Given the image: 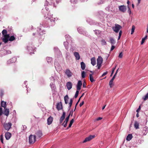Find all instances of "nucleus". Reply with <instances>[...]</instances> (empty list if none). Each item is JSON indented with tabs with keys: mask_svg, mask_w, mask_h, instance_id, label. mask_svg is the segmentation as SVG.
Instances as JSON below:
<instances>
[{
	"mask_svg": "<svg viewBox=\"0 0 148 148\" xmlns=\"http://www.w3.org/2000/svg\"><path fill=\"white\" fill-rule=\"evenodd\" d=\"M122 27L120 25L116 24L114 26L112 27V29L113 31L116 33H118L120 31V29H121Z\"/></svg>",
	"mask_w": 148,
	"mask_h": 148,
	"instance_id": "nucleus-1",
	"label": "nucleus"
},
{
	"mask_svg": "<svg viewBox=\"0 0 148 148\" xmlns=\"http://www.w3.org/2000/svg\"><path fill=\"white\" fill-rule=\"evenodd\" d=\"M97 60L98 69H99L101 66V65L103 62V58L101 56H99L97 59Z\"/></svg>",
	"mask_w": 148,
	"mask_h": 148,
	"instance_id": "nucleus-2",
	"label": "nucleus"
},
{
	"mask_svg": "<svg viewBox=\"0 0 148 148\" xmlns=\"http://www.w3.org/2000/svg\"><path fill=\"white\" fill-rule=\"evenodd\" d=\"M29 143L30 144H32L35 143L36 140V136L30 135L29 137Z\"/></svg>",
	"mask_w": 148,
	"mask_h": 148,
	"instance_id": "nucleus-3",
	"label": "nucleus"
},
{
	"mask_svg": "<svg viewBox=\"0 0 148 148\" xmlns=\"http://www.w3.org/2000/svg\"><path fill=\"white\" fill-rule=\"evenodd\" d=\"M12 124L10 122L5 123L3 125V127L5 130L8 131L11 128Z\"/></svg>",
	"mask_w": 148,
	"mask_h": 148,
	"instance_id": "nucleus-4",
	"label": "nucleus"
},
{
	"mask_svg": "<svg viewBox=\"0 0 148 148\" xmlns=\"http://www.w3.org/2000/svg\"><path fill=\"white\" fill-rule=\"evenodd\" d=\"M118 8L119 10L123 13L125 12L127 10L126 6L123 5L119 6Z\"/></svg>",
	"mask_w": 148,
	"mask_h": 148,
	"instance_id": "nucleus-5",
	"label": "nucleus"
},
{
	"mask_svg": "<svg viewBox=\"0 0 148 148\" xmlns=\"http://www.w3.org/2000/svg\"><path fill=\"white\" fill-rule=\"evenodd\" d=\"M95 137V135H90L89 136L86 138L85 140L83 141V143H85L86 142L90 141L91 140L94 138Z\"/></svg>",
	"mask_w": 148,
	"mask_h": 148,
	"instance_id": "nucleus-6",
	"label": "nucleus"
},
{
	"mask_svg": "<svg viewBox=\"0 0 148 148\" xmlns=\"http://www.w3.org/2000/svg\"><path fill=\"white\" fill-rule=\"evenodd\" d=\"M3 38L2 39V40L3 42L5 43H6L9 40V38L10 37V35L8 34L7 35H5L3 36Z\"/></svg>",
	"mask_w": 148,
	"mask_h": 148,
	"instance_id": "nucleus-7",
	"label": "nucleus"
},
{
	"mask_svg": "<svg viewBox=\"0 0 148 148\" xmlns=\"http://www.w3.org/2000/svg\"><path fill=\"white\" fill-rule=\"evenodd\" d=\"M142 132L143 135H146L148 132V128L146 126H144L143 127Z\"/></svg>",
	"mask_w": 148,
	"mask_h": 148,
	"instance_id": "nucleus-8",
	"label": "nucleus"
},
{
	"mask_svg": "<svg viewBox=\"0 0 148 148\" xmlns=\"http://www.w3.org/2000/svg\"><path fill=\"white\" fill-rule=\"evenodd\" d=\"M56 108L58 111L62 109V105L61 102H60L58 103H57Z\"/></svg>",
	"mask_w": 148,
	"mask_h": 148,
	"instance_id": "nucleus-9",
	"label": "nucleus"
},
{
	"mask_svg": "<svg viewBox=\"0 0 148 148\" xmlns=\"http://www.w3.org/2000/svg\"><path fill=\"white\" fill-rule=\"evenodd\" d=\"M12 136V134L10 132H7L5 134V137L7 140H9Z\"/></svg>",
	"mask_w": 148,
	"mask_h": 148,
	"instance_id": "nucleus-10",
	"label": "nucleus"
},
{
	"mask_svg": "<svg viewBox=\"0 0 148 148\" xmlns=\"http://www.w3.org/2000/svg\"><path fill=\"white\" fill-rule=\"evenodd\" d=\"M35 134L36 135L35 136H36L38 138H40L42 135V131L40 130L37 131V132Z\"/></svg>",
	"mask_w": 148,
	"mask_h": 148,
	"instance_id": "nucleus-11",
	"label": "nucleus"
},
{
	"mask_svg": "<svg viewBox=\"0 0 148 148\" xmlns=\"http://www.w3.org/2000/svg\"><path fill=\"white\" fill-rule=\"evenodd\" d=\"M65 73L68 77H70L72 76V73L69 69H66Z\"/></svg>",
	"mask_w": 148,
	"mask_h": 148,
	"instance_id": "nucleus-12",
	"label": "nucleus"
},
{
	"mask_svg": "<svg viewBox=\"0 0 148 148\" xmlns=\"http://www.w3.org/2000/svg\"><path fill=\"white\" fill-rule=\"evenodd\" d=\"M82 85V82L81 81L79 80L78 81L77 85V90H80L81 88V86Z\"/></svg>",
	"mask_w": 148,
	"mask_h": 148,
	"instance_id": "nucleus-13",
	"label": "nucleus"
},
{
	"mask_svg": "<svg viewBox=\"0 0 148 148\" xmlns=\"http://www.w3.org/2000/svg\"><path fill=\"white\" fill-rule=\"evenodd\" d=\"M69 121H60V124L63 125L64 127H66L67 126L68 122Z\"/></svg>",
	"mask_w": 148,
	"mask_h": 148,
	"instance_id": "nucleus-14",
	"label": "nucleus"
},
{
	"mask_svg": "<svg viewBox=\"0 0 148 148\" xmlns=\"http://www.w3.org/2000/svg\"><path fill=\"white\" fill-rule=\"evenodd\" d=\"M72 84L71 82H69L67 83L66 84V86L67 88L69 90L72 88Z\"/></svg>",
	"mask_w": 148,
	"mask_h": 148,
	"instance_id": "nucleus-15",
	"label": "nucleus"
},
{
	"mask_svg": "<svg viewBox=\"0 0 148 148\" xmlns=\"http://www.w3.org/2000/svg\"><path fill=\"white\" fill-rule=\"evenodd\" d=\"M9 113V109H7L6 108H4V111L3 112V114L5 115L8 116Z\"/></svg>",
	"mask_w": 148,
	"mask_h": 148,
	"instance_id": "nucleus-16",
	"label": "nucleus"
},
{
	"mask_svg": "<svg viewBox=\"0 0 148 148\" xmlns=\"http://www.w3.org/2000/svg\"><path fill=\"white\" fill-rule=\"evenodd\" d=\"M74 55L76 58L77 60H79L80 58V56L79 53L77 52H75L74 53Z\"/></svg>",
	"mask_w": 148,
	"mask_h": 148,
	"instance_id": "nucleus-17",
	"label": "nucleus"
},
{
	"mask_svg": "<svg viewBox=\"0 0 148 148\" xmlns=\"http://www.w3.org/2000/svg\"><path fill=\"white\" fill-rule=\"evenodd\" d=\"M91 64L93 66H94L96 64V62L95 58V57L92 58H91Z\"/></svg>",
	"mask_w": 148,
	"mask_h": 148,
	"instance_id": "nucleus-18",
	"label": "nucleus"
},
{
	"mask_svg": "<svg viewBox=\"0 0 148 148\" xmlns=\"http://www.w3.org/2000/svg\"><path fill=\"white\" fill-rule=\"evenodd\" d=\"M133 136L132 134H129L126 137V140L128 141H130L132 138Z\"/></svg>",
	"mask_w": 148,
	"mask_h": 148,
	"instance_id": "nucleus-19",
	"label": "nucleus"
},
{
	"mask_svg": "<svg viewBox=\"0 0 148 148\" xmlns=\"http://www.w3.org/2000/svg\"><path fill=\"white\" fill-rule=\"evenodd\" d=\"M1 106L3 107L4 108H5L6 106V102L2 101L1 102Z\"/></svg>",
	"mask_w": 148,
	"mask_h": 148,
	"instance_id": "nucleus-20",
	"label": "nucleus"
},
{
	"mask_svg": "<svg viewBox=\"0 0 148 148\" xmlns=\"http://www.w3.org/2000/svg\"><path fill=\"white\" fill-rule=\"evenodd\" d=\"M89 78L90 81L92 83L93 82L95 81V80L94 79L92 76V74H90L89 75Z\"/></svg>",
	"mask_w": 148,
	"mask_h": 148,
	"instance_id": "nucleus-21",
	"label": "nucleus"
},
{
	"mask_svg": "<svg viewBox=\"0 0 148 148\" xmlns=\"http://www.w3.org/2000/svg\"><path fill=\"white\" fill-rule=\"evenodd\" d=\"M69 98L68 95H67L64 97V100L65 103L66 104H67L68 103V100Z\"/></svg>",
	"mask_w": 148,
	"mask_h": 148,
	"instance_id": "nucleus-22",
	"label": "nucleus"
},
{
	"mask_svg": "<svg viewBox=\"0 0 148 148\" xmlns=\"http://www.w3.org/2000/svg\"><path fill=\"white\" fill-rule=\"evenodd\" d=\"M81 68L82 70H84L86 67V65L83 62H81Z\"/></svg>",
	"mask_w": 148,
	"mask_h": 148,
	"instance_id": "nucleus-23",
	"label": "nucleus"
},
{
	"mask_svg": "<svg viewBox=\"0 0 148 148\" xmlns=\"http://www.w3.org/2000/svg\"><path fill=\"white\" fill-rule=\"evenodd\" d=\"M110 42L112 45H113L115 44L116 43L115 41L112 38H110Z\"/></svg>",
	"mask_w": 148,
	"mask_h": 148,
	"instance_id": "nucleus-24",
	"label": "nucleus"
},
{
	"mask_svg": "<svg viewBox=\"0 0 148 148\" xmlns=\"http://www.w3.org/2000/svg\"><path fill=\"white\" fill-rule=\"evenodd\" d=\"M139 125V123H138L137 121H136L135 122L134 124V126L135 128L136 129H137L139 128V127H138Z\"/></svg>",
	"mask_w": 148,
	"mask_h": 148,
	"instance_id": "nucleus-25",
	"label": "nucleus"
},
{
	"mask_svg": "<svg viewBox=\"0 0 148 148\" xmlns=\"http://www.w3.org/2000/svg\"><path fill=\"white\" fill-rule=\"evenodd\" d=\"M147 36L146 35L144 38L142 39V41L141 42V45H143L145 42V40L147 38Z\"/></svg>",
	"mask_w": 148,
	"mask_h": 148,
	"instance_id": "nucleus-26",
	"label": "nucleus"
},
{
	"mask_svg": "<svg viewBox=\"0 0 148 148\" xmlns=\"http://www.w3.org/2000/svg\"><path fill=\"white\" fill-rule=\"evenodd\" d=\"M65 113L64 112L63 113V114L60 118V120H64L65 119Z\"/></svg>",
	"mask_w": 148,
	"mask_h": 148,
	"instance_id": "nucleus-27",
	"label": "nucleus"
},
{
	"mask_svg": "<svg viewBox=\"0 0 148 148\" xmlns=\"http://www.w3.org/2000/svg\"><path fill=\"white\" fill-rule=\"evenodd\" d=\"M15 38L14 36H12L9 37V40L10 41H13L15 40Z\"/></svg>",
	"mask_w": 148,
	"mask_h": 148,
	"instance_id": "nucleus-28",
	"label": "nucleus"
},
{
	"mask_svg": "<svg viewBox=\"0 0 148 148\" xmlns=\"http://www.w3.org/2000/svg\"><path fill=\"white\" fill-rule=\"evenodd\" d=\"M101 44L102 45H106V42L104 39H102L101 40Z\"/></svg>",
	"mask_w": 148,
	"mask_h": 148,
	"instance_id": "nucleus-29",
	"label": "nucleus"
},
{
	"mask_svg": "<svg viewBox=\"0 0 148 148\" xmlns=\"http://www.w3.org/2000/svg\"><path fill=\"white\" fill-rule=\"evenodd\" d=\"M47 16H46L45 19L46 20V21H48L49 20L51 17H52V16L51 15L49 16V13H48L47 14Z\"/></svg>",
	"mask_w": 148,
	"mask_h": 148,
	"instance_id": "nucleus-30",
	"label": "nucleus"
},
{
	"mask_svg": "<svg viewBox=\"0 0 148 148\" xmlns=\"http://www.w3.org/2000/svg\"><path fill=\"white\" fill-rule=\"evenodd\" d=\"M7 31L5 30L4 29L2 31V34H3V36H4L5 35H7L8 34H7Z\"/></svg>",
	"mask_w": 148,
	"mask_h": 148,
	"instance_id": "nucleus-31",
	"label": "nucleus"
},
{
	"mask_svg": "<svg viewBox=\"0 0 148 148\" xmlns=\"http://www.w3.org/2000/svg\"><path fill=\"white\" fill-rule=\"evenodd\" d=\"M135 29V27L134 25H133L132 27V29H131V34H132L134 31V30Z\"/></svg>",
	"mask_w": 148,
	"mask_h": 148,
	"instance_id": "nucleus-32",
	"label": "nucleus"
},
{
	"mask_svg": "<svg viewBox=\"0 0 148 148\" xmlns=\"http://www.w3.org/2000/svg\"><path fill=\"white\" fill-rule=\"evenodd\" d=\"M116 66H115L114 67H113L112 69V72L111 73L110 75V77H111L112 76L113 74L114 73V71L116 69Z\"/></svg>",
	"mask_w": 148,
	"mask_h": 148,
	"instance_id": "nucleus-33",
	"label": "nucleus"
},
{
	"mask_svg": "<svg viewBox=\"0 0 148 148\" xmlns=\"http://www.w3.org/2000/svg\"><path fill=\"white\" fill-rule=\"evenodd\" d=\"M82 77V78H84L86 76V73L84 71H83L81 73Z\"/></svg>",
	"mask_w": 148,
	"mask_h": 148,
	"instance_id": "nucleus-34",
	"label": "nucleus"
},
{
	"mask_svg": "<svg viewBox=\"0 0 148 148\" xmlns=\"http://www.w3.org/2000/svg\"><path fill=\"white\" fill-rule=\"evenodd\" d=\"M73 100L72 99H70V102L69 103V109H70L71 108V106L72 105V104L73 103Z\"/></svg>",
	"mask_w": 148,
	"mask_h": 148,
	"instance_id": "nucleus-35",
	"label": "nucleus"
},
{
	"mask_svg": "<svg viewBox=\"0 0 148 148\" xmlns=\"http://www.w3.org/2000/svg\"><path fill=\"white\" fill-rule=\"evenodd\" d=\"M148 99V92L146 94L144 97H143V99L144 101Z\"/></svg>",
	"mask_w": 148,
	"mask_h": 148,
	"instance_id": "nucleus-36",
	"label": "nucleus"
},
{
	"mask_svg": "<svg viewBox=\"0 0 148 148\" xmlns=\"http://www.w3.org/2000/svg\"><path fill=\"white\" fill-rule=\"evenodd\" d=\"M73 122L74 121H70L69 126L67 128V129H68L70 127H71Z\"/></svg>",
	"mask_w": 148,
	"mask_h": 148,
	"instance_id": "nucleus-37",
	"label": "nucleus"
},
{
	"mask_svg": "<svg viewBox=\"0 0 148 148\" xmlns=\"http://www.w3.org/2000/svg\"><path fill=\"white\" fill-rule=\"evenodd\" d=\"M73 122L74 121H70L69 126L67 128V129H68L70 127H71Z\"/></svg>",
	"mask_w": 148,
	"mask_h": 148,
	"instance_id": "nucleus-38",
	"label": "nucleus"
},
{
	"mask_svg": "<svg viewBox=\"0 0 148 148\" xmlns=\"http://www.w3.org/2000/svg\"><path fill=\"white\" fill-rule=\"evenodd\" d=\"M122 34V31L121 30H120V31H119V36L118 38V40H119L120 39L121 37V36Z\"/></svg>",
	"mask_w": 148,
	"mask_h": 148,
	"instance_id": "nucleus-39",
	"label": "nucleus"
},
{
	"mask_svg": "<svg viewBox=\"0 0 148 148\" xmlns=\"http://www.w3.org/2000/svg\"><path fill=\"white\" fill-rule=\"evenodd\" d=\"M79 90H77L76 91V93H75V98H76L77 97V96L78 95V94H79Z\"/></svg>",
	"mask_w": 148,
	"mask_h": 148,
	"instance_id": "nucleus-40",
	"label": "nucleus"
},
{
	"mask_svg": "<svg viewBox=\"0 0 148 148\" xmlns=\"http://www.w3.org/2000/svg\"><path fill=\"white\" fill-rule=\"evenodd\" d=\"M113 81L110 80L109 82V85L110 86V88H111L112 87V85L113 84Z\"/></svg>",
	"mask_w": 148,
	"mask_h": 148,
	"instance_id": "nucleus-41",
	"label": "nucleus"
},
{
	"mask_svg": "<svg viewBox=\"0 0 148 148\" xmlns=\"http://www.w3.org/2000/svg\"><path fill=\"white\" fill-rule=\"evenodd\" d=\"M4 91L3 90H0V95L1 97L3 96L4 95Z\"/></svg>",
	"mask_w": 148,
	"mask_h": 148,
	"instance_id": "nucleus-42",
	"label": "nucleus"
},
{
	"mask_svg": "<svg viewBox=\"0 0 148 148\" xmlns=\"http://www.w3.org/2000/svg\"><path fill=\"white\" fill-rule=\"evenodd\" d=\"M86 84L85 81H84L83 83V87L84 88H86Z\"/></svg>",
	"mask_w": 148,
	"mask_h": 148,
	"instance_id": "nucleus-43",
	"label": "nucleus"
},
{
	"mask_svg": "<svg viewBox=\"0 0 148 148\" xmlns=\"http://www.w3.org/2000/svg\"><path fill=\"white\" fill-rule=\"evenodd\" d=\"M127 7L128 8V12H129L130 15L131 13V11L130 8L129 6L128 5L127 6Z\"/></svg>",
	"mask_w": 148,
	"mask_h": 148,
	"instance_id": "nucleus-44",
	"label": "nucleus"
},
{
	"mask_svg": "<svg viewBox=\"0 0 148 148\" xmlns=\"http://www.w3.org/2000/svg\"><path fill=\"white\" fill-rule=\"evenodd\" d=\"M108 73V72L107 71L106 72H104V73H103V74L101 76V77H103L104 76H105V75H107Z\"/></svg>",
	"mask_w": 148,
	"mask_h": 148,
	"instance_id": "nucleus-45",
	"label": "nucleus"
},
{
	"mask_svg": "<svg viewBox=\"0 0 148 148\" xmlns=\"http://www.w3.org/2000/svg\"><path fill=\"white\" fill-rule=\"evenodd\" d=\"M3 109L2 108H0V116H1L3 113Z\"/></svg>",
	"mask_w": 148,
	"mask_h": 148,
	"instance_id": "nucleus-46",
	"label": "nucleus"
},
{
	"mask_svg": "<svg viewBox=\"0 0 148 148\" xmlns=\"http://www.w3.org/2000/svg\"><path fill=\"white\" fill-rule=\"evenodd\" d=\"M70 115H71V112H70V114H69V115L66 118V119L65 120H69Z\"/></svg>",
	"mask_w": 148,
	"mask_h": 148,
	"instance_id": "nucleus-47",
	"label": "nucleus"
},
{
	"mask_svg": "<svg viewBox=\"0 0 148 148\" xmlns=\"http://www.w3.org/2000/svg\"><path fill=\"white\" fill-rule=\"evenodd\" d=\"M123 56V54L122 52H121L119 55V57L120 58H122V57Z\"/></svg>",
	"mask_w": 148,
	"mask_h": 148,
	"instance_id": "nucleus-48",
	"label": "nucleus"
},
{
	"mask_svg": "<svg viewBox=\"0 0 148 148\" xmlns=\"http://www.w3.org/2000/svg\"><path fill=\"white\" fill-rule=\"evenodd\" d=\"M23 129H22V130H25L27 128V127L26 125H23Z\"/></svg>",
	"mask_w": 148,
	"mask_h": 148,
	"instance_id": "nucleus-49",
	"label": "nucleus"
},
{
	"mask_svg": "<svg viewBox=\"0 0 148 148\" xmlns=\"http://www.w3.org/2000/svg\"><path fill=\"white\" fill-rule=\"evenodd\" d=\"M53 118L50 116L47 119V120H53Z\"/></svg>",
	"mask_w": 148,
	"mask_h": 148,
	"instance_id": "nucleus-50",
	"label": "nucleus"
},
{
	"mask_svg": "<svg viewBox=\"0 0 148 148\" xmlns=\"http://www.w3.org/2000/svg\"><path fill=\"white\" fill-rule=\"evenodd\" d=\"M84 104V101H83L79 105V106L81 107Z\"/></svg>",
	"mask_w": 148,
	"mask_h": 148,
	"instance_id": "nucleus-51",
	"label": "nucleus"
},
{
	"mask_svg": "<svg viewBox=\"0 0 148 148\" xmlns=\"http://www.w3.org/2000/svg\"><path fill=\"white\" fill-rule=\"evenodd\" d=\"M115 47L114 46L112 45L111 47V48L110 49V51H112L114 49Z\"/></svg>",
	"mask_w": 148,
	"mask_h": 148,
	"instance_id": "nucleus-52",
	"label": "nucleus"
},
{
	"mask_svg": "<svg viewBox=\"0 0 148 148\" xmlns=\"http://www.w3.org/2000/svg\"><path fill=\"white\" fill-rule=\"evenodd\" d=\"M47 123L48 125H50L52 123L53 121H47Z\"/></svg>",
	"mask_w": 148,
	"mask_h": 148,
	"instance_id": "nucleus-53",
	"label": "nucleus"
},
{
	"mask_svg": "<svg viewBox=\"0 0 148 148\" xmlns=\"http://www.w3.org/2000/svg\"><path fill=\"white\" fill-rule=\"evenodd\" d=\"M1 142L2 143H3V137L2 135L1 136Z\"/></svg>",
	"mask_w": 148,
	"mask_h": 148,
	"instance_id": "nucleus-54",
	"label": "nucleus"
},
{
	"mask_svg": "<svg viewBox=\"0 0 148 148\" xmlns=\"http://www.w3.org/2000/svg\"><path fill=\"white\" fill-rule=\"evenodd\" d=\"M116 76L115 75H114L113 76V77L112 78V79L110 80L113 81L114 79L115 78Z\"/></svg>",
	"mask_w": 148,
	"mask_h": 148,
	"instance_id": "nucleus-55",
	"label": "nucleus"
},
{
	"mask_svg": "<svg viewBox=\"0 0 148 148\" xmlns=\"http://www.w3.org/2000/svg\"><path fill=\"white\" fill-rule=\"evenodd\" d=\"M103 119V118L101 117H99L97 118L96 120H101Z\"/></svg>",
	"mask_w": 148,
	"mask_h": 148,
	"instance_id": "nucleus-56",
	"label": "nucleus"
},
{
	"mask_svg": "<svg viewBox=\"0 0 148 148\" xmlns=\"http://www.w3.org/2000/svg\"><path fill=\"white\" fill-rule=\"evenodd\" d=\"M140 106H139L138 108L136 110V112H138L140 110Z\"/></svg>",
	"mask_w": 148,
	"mask_h": 148,
	"instance_id": "nucleus-57",
	"label": "nucleus"
},
{
	"mask_svg": "<svg viewBox=\"0 0 148 148\" xmlns=\"http://www.w3.org/2000/svg\"><path fill=\"white\" fill-rule=\"evenodd\" d=\"M119 69H117V70L116 71V73H115L114 75H115L116 76V75L117 74V73H118Z\"/></svg>",
	"mask_w": 148,
	"mask_h": 148,
	"instance_id": "nucleus-58",
	"label": "nucleus"
},
{
	"mask_svg": "<svg viewBox=\"0 0 148 148\" xmlns=\"http://www.w3.org/2000/svg\"><path fill=\"white\" fill-rule=\"evenodd\" d=\"M84 93H83L80 98H81V97H82L84 95Z\"/></svg>",
	"mask_w": 148,
	"mask_h": 148,
	"instance_id": "nucleus-59",
	"label": "nucleus"
},
{
	"mask_svg": "<svg viewBox=\"0 0 148 148\" xmlns=\"http://www.w3.org/2000/svg\"><path fill=\"white\" fill-rule=\"evenodd\" d=\"M147 33H148V24L147 25Z\"/></svg>",
	"mask_w": 148,
	"mask_h": 148,
	"instance_id": "nucleus-60",
	"label": "nucleus"
},
{
	"mask_svg": "<svg viewBox=\"0 0 148 148\" xmlns=\"http://www.w3.org/2000/svg\"><path fill=\"white\" fill-rule=\"evenodd\" d=\"M130 3V1H128L127 2V3L128 5H129Z\"/></svg>",
	"mask_w": 148,
	"mask_h": 148,
	"instance_id": "nucleus-61",
	"label": "nucleus"
},
{
	"mask_svg": "<svg viewBox=\"0 0 148 148\" xmlns=\"http://www.w3.org/2000/svg\"><path fill=\"white\" fill-rule=\"evenodd\" d=\"M136 116L137 117H138L139 116V114L138 113H137L136 115Z\"/></svg>",
	"mask_w": 148,
	"mask_h": 148,
	"instance_id": "nucleus-62",
	"label": "nucleus"
},
{
	"mask_svg": "<svg viewBox=\"0 0 148 148\" xmlns=\"http://www.w3.org/2000/svg\"><path fill=\"white\" fill-rule=\"evenodd\" d=\"M106 105H105V106H103V107H102V110H103V109L105 108V107H106Z\"/></svg>",
	"mask_w": 148,
	"mask_h": 148,
	"instance_id": "nucleus-63",
	"label": "nucleus"
},
{
	"mask_svg": "<svg viewBox=\"0 0 148 148\" xmlns=\"http://www.w3.org/2000/svg\"><path fill=\"white\" fill-rule=\"evenodd\" d=\"M132 6L133 8H134V5L133 4H132Z\"/></svg>",
	"mask_w": 148,
	"mask_h": 148,
	"instance_id": "nucleus-64",
	"label": "nucleus"
}]
</instances>
